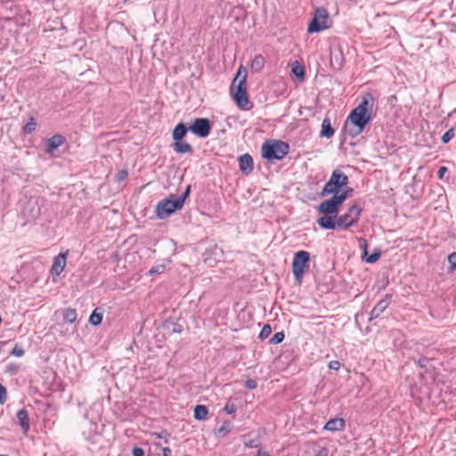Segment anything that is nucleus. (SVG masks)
<instances>
[{
	"mask_svg": "<svg viewBox=\"0 0 456 456\" xmlns=\"http://www.w3.org/2000/svg\"><path fill=\"white\" fill-rule=\"evenodd\" d=\"M342 204V195L338 197L336 194H333L330 199L322 201L317 207V210L323 214V216L317 219V224L323 229L335 230L334 221L340 211Z\"/></svg>",
	"mask_w": 456,
	"mask_h": 456,
	"instance_id": "f257e3e1",
	"label": "nucleus"
},
{
	"mask_svg": "<svg viewBox=\"0 0 456 456\" xmlns=\"http://www.w3.org/2000/svg\"><path fill=\"white\" fill-rule=\"evenodd\" d=\"M370 119L371 115L370 112L354 108L345 123V131L351 138H354L363 131Z\"/></svg>",
	"mask_w": 456,
	"mask_h": 456,
	"instance_id": "f03ea898",
	"label": "nucleus"
},
{
	"mask_svg": "<svg viewBox=\"0 0 456 456\" xmlns=\"http://www.w3.org/2000/svg\"><path fill=\"white\" fill-rule=\"evenodd\" d=\"M242 67H240L237 72L236 77H234L232 86L231 92L233 95V100L238 105V107L241 109H245L248 104V98L247 94L246 88V70L244 69V74L241 75Z\"/></svg>",
	"mask_w": 456,
	"mask_h": 456,
	"instance_id": "7ed1b4c3",
	"label": "nucleus"
},
{
	"mask_svg": "<svg viewBox=\"0 0 456 456\" xmlns=\"http://www.w3.org/2000/svg\"><path fill=\"white\" fill-rule=\"evenodd\" d=\"M289 151V146L282 141H266L261 149L262 157L268 161L281 160Z\"/></svg>",
	"mask_w": 456,
	"mask_h": 456,
	"instance_id": "20e7f679",
	"label": "nucleus"
},
{
	"mask_svg": "<svg viewBox=\"0 0 456 456\" xmlns=\"http://www.w3.org/2000/svg\"><path fill=\"white\" fill-rule=\"evenodd\" d=\"M348 183V176L340 169H335L329 181L323 186L321 195L322 197L329 194L337 193L342 187Z\"/></svg>",
	"mask_w": 456,
	"mask_h": 456,
	"instance_id": "39448f33",
	"label": "nucleus"
},
{
	"mask_svg": "<svg viewBox=\"0 0 456 456\" xmlns=\"http://www.w3.org/2000/svg\"><path fill=\"white\" fill-rule=\"evenodd\" d=\"M182 208V200H177L175 194H171L157 204L155 212L159 219H166Z\"/></svg>",
	"mask_w": 456,
	"mask_h": 456,
	"instance_id": "423d86ee",
	"label": "nucleus"
},
{
	"mask_svg": "<svg viewBox=\"0 0 456 456\" xmlns=\"http://www.w3.org/2000/svg\"><path fill=\"white\" fill-rule=\"evenodd\" d=\"M362 208L359 205L354 204L351 206L346 213L337 216L336 220L334 221L335 229H347L348 227L352 226L359 220Z\"/></svg>",
	"mask_w": 456,
	"mask_h": 456,
	"instance_id": "0eeeda50",
	"label": "nucleus"
},
{
	"mask_svg": "<svg viewBox=\"0 0 456 456\" xmlns=\"http://www.w3.org/2000/svg\"><path fill=\"white\" fill-rule=\"evenodd\" d=\"M309 260L310 254L307 251L300 250L294 255L292 261V273L298 284H301L302 282L303 275Z\"/></svg>",
	"mask_w": 456,
	"mask_h": 456,
	"instance_id": "6e6552de",
	"label": "nucleus"
},
{
	"mask_svg": "<svg viewBox=\"0 0 456 456\" xmlns=\"http://www.w3.org/2000/svg\"><path fill=\"white\" fill-rule=\"evenodd\" d=\"M329 20V14L325 8L318 7L314 12V15L313 20L308 25L307 31L308 33H315L322 31L329 28L327 24Z\"/></svg>",
	"mask_w": 456,
	"mask_h": 456,
	"instance_id": "1a4fd4ad",
	"label": "nucleus"
},
{
	"mask_svg": "<svg viewBox=\"0 0 456 456\" xmlns=\"http://www.w3.org/2000/svg\"><path fill=\"white\" fill-rule=\"evenodd\" d=\"M190 130L197 136L200 138H206L209 135L211 131L210 121L206 118H195L190 126Z\"/></svg>",
	"mask_w": 456,
	"mask_h": 456,
	"instance_id": "9d476101",
	"label": "nucleus"
},
{
	"mask_svg": "<svg viewBox=\"0 0 456 456\" xmlns=\"http://www.w3.org/2000/svg\"><path fill=\"white\" fill-rule=\"evenodd\" d=\"M391 295H386L385 297L379 300L370 313V321L378 318L389 305L391 301Z\"/></svg>",
	"mask_w": 456,
	"mask_h": 456,
	"instance_id": "9b49d317",
	"label": "nucleus"
},
{
	"mask_svg": "<svg viewBox=\"0 0 456 456\" xmlns=\"http://www.w3.org/2000/svg\"><path fill=\"white\" fill-rule=\"evenodd\" d=\"M69 251L61 252L54 257L53 264L51 268L52 274L59 275L66 265V259Z\"/></svg>",
	"mask_w": 456,
	"mask_h": 456,
	"instance_id": "f8f14e48",
	"label": "nucleus"
},
{
	"mask_svg": "<svg viewBox=\"0 0 456 456\" xmlns=\"http://www.w3.org/2000/svg\"><path fill=\"white\" fill-rule=\"evenodd\" d=\"M239 165H240V170L244 175H249L254 167V162L252 157L248 153H245L239 157Z\"/></svg>",
	"mask_w": 456,
	"mask_h": 456,
	"instance_id": "ddd939ff",
	"label": "nucleus"
},
{
	"mask_svg": "<svg viewBox=\"0 0 456 456\" xmlns=\"http://www.w3.org/2000/svg\"><path fill=\"white\" fill-rule=\"evenodd\" d=\"M65 142V138L61 134H54L51 138L47 139L45 142L46 152L53 153L61 145Z\"/></svg>",
	"mask_w": 456,
	"mask_h": 456,
	"instance_id": "4468645a",
	"label": "nucleus"
},
{
	"mask_svg": "<svg viewBox=\"0 0 456 456\" xmlns=\"http://www.w3.org/2000/svg\"><path fill=\"white\" fill-rule=\"evenodd\" d=\"M346 422L344 419L341 418H334L330 419L328 422H326L324 426V429L331 432L341 431L345 428Z\"/></svg>",
	"mask_w": 456,
	"mask_h": 456,
	"instance_id": "2eb2a0df",
	"label": "nucleus"
},
{
	"mask_svg": "<svg viewBox=\"0 0 456 456\" xmlns=\"http://www.w3.org/2000/svg\"><path fill=\"white\" fill-rule=\"evenodd\" d=\"M16 418L18 419L19 424L23 431L26 434L29 429V419L28 413L25 409H21L17 411Z\"/></svg>",
	"mask_w": 456,
	"mask_h": 456,
	"instance_id": "dca6fc26",
	"label": "nucleus"
},
{
	"mask_svg": "<svg viewBox=\"0 0 456 456\" xmlns=\"http://www.w3.org/2000/svg\"><path fill=\"white\" fill-rule=\"evenodd\" d=\"M374 105V97L371 94H366L362 97L361 103L355 107L356 109H362L365 112H370L371 114L372 108Z\"/></svg>",
	"mask_w": 456,
	"mask_h": 456,
	"instance_id": "f3484780",
	"label": "nucleus"
},
{
	"mask_svg": "<svg viewBox=\"0 0 456 456\" xmlns=\"http://www.w3.org/2000/svg\"><path fill=\"white\" fill-rule=\"evenodd\" d=\"M222 249L216 246L213 249L206 251L203 254L204 261L208 263L209 265H213L214 263L219 261V259H217V256H219L222 254Z\"/></svg>",
	"mask_w": 456,
	"mask_h": 456,
	"instance_id": "a211bd4d",
	"label": "nucleus"
},
{
	"mask_svg": "<svg viewBox=\"0 0 456 456\" xmlns=\"http://www.w3.org/2000/svg\"><path fill=\"white\" fill-rule=\"evenodd\" d=\"M188 127L183 123L177 124L172 133L174 141H181L186 135Z\"/></svg>",
	"mask_w": 456,
	"mask_h": 456,
	"instance_id": "6ab92c4d",
	"label": "nucleus"
},
{
	"mask_svg": "<svg viewBox=\"0 0 456 456\" xmlns=\"http://www.w3.org/2000/svg\"><path fill=\"white\" fill-rule=\"evenodd\" d=\"M173 149L177 153H191L192 151V147L183 140L175 141Z\"/></svg>",
	"mask_w": 456,
	"mask_h": 456,
	"instance_id": "aec40b11",
	"label": "nucleus"
},
{
	"mask_svg": "<svg viewBox=\"0 0 456 456\" xmlns=\"http://www.w3.org/2000/svg\"><path fill=\"white\" fill-rule=\"evenodd\" d=\"M334 134V129L331 126L330 120L324 118L322 123L321 136L330 138Z\"/></svg>",
	"mask_w": 456,
	"mask_h": 456,
	"instance_id": "412c9836",
	"label": "nucleus"
},
{
	"mask_svg": "<svg viewBox=\"0 0 456 456\" xmlns=\"http://www.w3.org/2000/svg\"><path fill=\"white\" fill-rule=\"evenodd\" d=\"M208 414V409L207 406L202 404H198L194 408L193 417L197 420H203L207 418Z\"/></svg>",
	"mask_w": 456,
	"mask_h": 456,
	"instance_id": "4be33fe9",
	"label": "nucleus"
},
{
	"mask_svg": "<svg viewBox=\"0 0 456 456\" xmlns=\"http://www.w3.org/2000/svg\"><path fill=\"white\" fill-rule=\"evenodd\" d=\"M291 72L292 74L297 77L299 80H304L305 78V68L298 61H294L291 65Z\"/></svg>",
	"mask_w": 456,
	"mask_h": 456,
	"instance_id": "5701e85b",
	"label": "nucleus"
},
{
	"mask_svg": "<svg viewBox=\"0 0 456 456\" xmlns=\"http://www.w3.org/2000/svg\"><path fill=\"white\" fill-rule=\"evenodd\" d=\"M233 428V423L231 421H224L223 424L220 426V428L216 430V436H224L225 435L229 434Z\"/></svg>",
	"mask_w": 456,
	"mask_h": 456,
	"instance_id": "b1692460",
	"label": "nucleus"
},
{
	"mask_svg": "<svg viewBox=\"0 0 456 456\" xmlns=\"http://www.w3.org/2000/svg\"><path fill=\"white\" fill-rule=\"evenodd\" d=\"M264 65H265V58L261 54H258V55L255 56V58L253 59L250 68L255 72H258L263 69Z\"/></svg>",
	"mask_w": 456,
	"mask_h": 456,
	"instance_id": "393cba45",
	"label": "nucleus"
},
{
	"mask_svg": "<svg viewBox=\"0 0 456 456\" xmlns=\"http://www.w3.org/2000/svg\"><path fill=\"white\" fill-rule=\"evenodd\" d=\"M63 318L66 322L73 323L77 319V312L73 308H68L63 313Z\"/></svg>",
	"mask_w": 456,
	"mask_h": 456,
	"instance_id": "a878e982",
	"label": "nucleus"
},
{
	"mask_svg": "<svg viewBox=\"0 0 456 456\" xmlns=\"http://www.w3.org/2000/svg\"><path fill=\"white\" fill-rule=\"evenodd\" d=\"M102 321V314H99L94 310L89 317V322L94 325H99Z\"/></svg>",
	"mask_w": 456,
	"mask_h": 456,
	"instance_id": "bb28decb",
	"label": "nucleus"
},
{
	"mask_svg": "<svg viewBox=\"0 0 456 456\" xmlns=\"http://www.w3.org/2000/svg\"><path fill=\"white\" fill-rule=\"evenodd\" d=\"M380 256H381V254H380L379 249V248H375L374 252L371 255L365 256V261L368 264H373V263L377 262L379 259Z\"/></svg>",
	"mask_w": 456,
	"mask_h": 456,
	"instance_id": "cd10ccee",
	"label": "nucleus"
},
{
	"mask_svg": "<svg viewBox=\"0 0 456 456\" xmlns=\"http://www.w3.org/2000/svg\"><path fill=\"white\" fill-rule=\"evenodd\" d=\"M285 335L282 331L276 332L269 340L271 345H277L284 340Z\"/></svg>",
	"mask_w": 456,
	"mask_h": 456,
	"instance_id": "c85d7f7f",
	"label": "nucleus"
},
{
	"mask_svg": "<svg viewBox=\"0 0 456 456\" xmlns=\"http://www.w3.org/2000/svg\"><path fill=\"white\" fill-rule=\"evenodd\" d=\"M272 333V328L269 324H265L264 325V327L262 328L260 333H259V336L258 338L261 339V340H264L265 338H267Z\"/></svg>",
	"mask_w": 456,
	"mask_h": 456,
	"instance_id": "c756f323",
	"label": "nucleus"
},
{
	"mask_svg": "<svg viewBox=\"0 0 456 456\" xmlns=\"http://www.w3.org/2000/svg\"><path fill=\"white\" fill-rule=\"evenodd\" d=\"M354 191L353 188L347 187L345 190L338 191L337 193H335L337 196L340 197L342 195V203L349 198Z\"/></svg>",
	"mask_w": 456,
	"mask_h": 456,
	"instance_id": "7c9ffc66",
	"label": "nucleus"
},
{
	"mask_svg": "<svg viewBox=\"0 0 456 456\" xmlns=\"http://www.w3.org/2000/svg\"><path fill=\"white\" fill-rule=\"evenodd\" d=\"M166 269V265L164 264L157 265L151 268L149 271L150 275H155V274H160L162 273Z\"/></svg>",
	"mask_w": 456,
	"mask_h": 456,
	"instance_id": "2f4dec72",
	"label": "nucleus"
},
{
	"mask_svg": "<svg viewBox=\"0 0 456 456\" xmlns=\"http://www.w3.org/2000/svg\"><path fill=\"white\" fill-rule=\"evenodd\" d=\"M25 354V351L24 349L22 348V346H20V345L16 344L12 352H11V354L13 355V356H16V357H22Z\"/></svg>",
	"mask_w": 456,
	"mask_h": 456,
	"instance_id": "473e14b6",
	"label": "nucleus"
},
{
	"mask_svg": "<svg viewBox=\"0 0 456 456\" xmlns=\"http://www.w3.org/2000/svg\"><path fill=\"white\" fill-rule=\"evenodd\" d=\"M453 136H454V129L451 128L443 134L441 140H442L443 143H447L452 139Z\"/></svg>",
	"mask_w": 456,
	"mask_h": 456,
	"instance_id": "72a5a7b5",
	"label": "nucleus"
},
{
	"mask_svg": "<svg viewBox=\"0 0 456 456\" xmlns=\"http://www.w3.org/2000/svg\"><path fill=\"white\" fill-rule=\"evenodd\" d=\"M36 126H37V123L34 121L33 118H31V120L29 122H28L25 126H24V132L27 133V134H31L32 132L35 131L36 129Z\"/></svg>",
	"mask_w": 456,
	"mask_h": 456,
	"instance_id": "f704fd0d",
	"label": "nucleus"
},
{
	"mask_svg": "<svg viewBox=\"0 0 456 456\" xmlns=\"http://www.w3.org/2000/svg\"><path fill=\"white\" fill-rule=\"evenodd\" d=\"M190 191H191V186H190V185H188V186H187V188H186V190H185V191H184L183 193H182L181 195H176V194H175V198H176L177 200H182V206H183V205H184V201H185L186 198H187V197L189 196V194H190Z\"/></svg>",
	"mask_w": 456,
	"mask_h": 456,
	"instance_id": "c9c22d12",
	"label": "nucleus"
},
{
	"mask_svg": "<svg viewBox=\"0 0 456 456\" xmlns=\"http://www.w3.org/2000/svg\"><path fill=\"white\" fill-rule=\"evenodd\" d=\"M359 246H360V248L362 249V251H363V256H367L368 244H367V240L364 238L359 239Z\"/></svg>",
	"mask_w": 456,
	"mask_h": 456,
	"instance_id": "e433bc0d",
	"label": "nucleus"
},
{
	"mask_svg": "<svg viewBox=\"0 0 456 456\" xmlns=\"http://www.w3.org/2000/svg\"><path fill=\"white\" fill-rule=\"evenodd\" d=\"M257 387V383L255 379H248L245 381V387L248 389H255Z\"/></svg>",
	"mask_w": 456,
	"mask_h": 456,
	"instance_id": "4c0bfd02",
	"label": "nucleus"
},
{
	"mask_svg": "<svg viewBox=\"0 0 456 456\" xmlns=\"http://www.w3.org/2000/svg\"><path fill=\"white\" fill-rule=\"evenodd\" d=\"M224 411L228 413V414H232V413H234L236 411H237V407L234 403H226L225 406H224Z\"/></svg>",
	"mask_w": 456,
	"mask_h": 456,
	"instance_id": "58836bf2",
	"label": "nucleus"
},
{
	"mask_svg": "<svg viewBox=\"0 0 456 456\" xmlns=\"http://www.w3.org/2000/svg\"><path fill=\"white\" fill-rule=\"evenodd\" d=\"M448 261L452 269H456V252H453L448 256Z\"/></svg>",
	"mask_w": 456,
	"mask_h": 456,
	"instance_id": "ea45409f",
	"label": "nucleus"
},
{
	"mask_svg": "<svg viewBox=\"0 0 456 456\" xmlns=\"http://www.w3.org/2000/svg\"><path fill=\"white\" fill-rule=\"evenodd\" d=\"M6 401V388L0 384V403H4Z\"/></svg>",
	"mask_w": 456,
	"mask_h": 456,
	"instance_id": "a19ab883",
	"label": "nucleus"
},
{
	"mask_svg": "<svg viewBox=\"0 0 456 456\" xmlns=\"http://www.w3.org/2000/svg\"><path fill=\"white\" fill-rule=\"evenodd\" d=\"M127 175H128L127 170L123 169V170L119 171L118 174V182L123 181L124 179H126L127 177Z\"/></svg>",
	"mask_w": 456,
	"mask_h": 456,
	"instance_id": "79ce46f5",
	"label": "nucleus"
},
{
	"mask_svg": "<svg viewBox=\"0 0 456 456\" xmlns=\"http://www.w3.org/2000/svg\"><path fill=\"white\" fill-rule=\"evenodd\" d=\"M132 453L133 456H144V450L140 447H134Z\"/></svg>",
	"mask_w": 456,
	"mask_h": 456,
	"instance_id": "37998d69",
	"label": "nucleus"
},
{
	"mask_svg": "<svg viewBox=\"0 0 456 456\" xmlns=\"http://www.w3.org/2000/svg\"><path fill=\"white\" fill-rule=\"evenodd\" d=\"M329 367L331 370H338L340 368V362L338 361H331L329 363Z\"/></svg>",
	"mask_w": 456,
	"mask_h": 456,
	"instance_id": "c03bdc74",
	"label": "nucleus"
},
{
	"mask_svg": "<svg viewBox=\"0 0 456 456\" xmlns=\"http://www.w3.org/2000/svg\"><path fill=\"white\" fill-rule=\"evenodd\" d=\"M7 369H8V372L10 374L13 375V374H16L18 372V367L16 365H9L7 367Z\"/></svg>",
	"mask_w": 456,
	"mask_h": 456,
	"instance_id": "a18cd8bd",
	"label": "nucleus"
},
{
	"mask_svg": "<svg viewBox=\"0 0 456 456\" xmlns=\"http://www.w3.org/2000/svg\"><path fill=\"white\" fill-rule=\"evenodd\" d=\"M447 171V168L445 167H441L439 169H438V177L440 179L443 178L444 173Z\"/></svg>",
	"mask_w": 456,
	"mask_h": 456,
	"instance_id": "49530a36",
	"label": "nucleus"
},
{
	"mask_svg": "<svg viewBox=\"0 0 456 456\" xmlns=\"http://www.w3.org/2000/svg\"><path fill=\"white\" fill-rule=\"evenodd\" d=\"M169 436V434L167 432H162L160 434H158L159 438H165V443L167 444V437Z\"/></svg>",
	"mask_w": 456,
	"mask_h": 456,
	"instance_id": "de8ad7c7",
	"label": "nucleus"
},
{
	"mask_svg": "<svg viewBox=\"0 0 456 456\" xmlns=\"http://www.w3.org/2000/svg\"><path fill=\"white\" fill-rule=\"evenodd\" d=\"M162 452H163V456H173L172 455V451L168 447L163 448Z\"/></svg>",
	"mask_w": 456,
	"mask_h": 456,
	"instance_id": "09e8293b",
	"label": "nucleus"
},
{
	"mask_svg": "<svg viewBox=\"0 0 456 456\" xmlns=\"http://www.w3.org/2000/svg\"><path fill=\"white\" fill-rule=\"evenodd\" d=\"M183 328L180 324H174L173 332L175 333H180L182 331Z\"/></svg>",
	"mask_w": 456,
	"mask_h": 456,
	"instance_id": "8fccbe9b",
	"label": "nucleus"
},
{
	"mask_svg": "<svg viewBox=\"0 0 456 456\" xmlns=\"http://www.w3.org/2000/svg\"><path fill=\"white\" fill-rule=\"evenodd\" d=\"M327 455H328V450L326 448H322L318 454V456H327Z\"/></svg>",
	"mask_w": 456,
	"mask_h": 456,
	"instance_id": "3c124183",
	"label": "nucleus"
},
{
	"mask_svg": "<svg viewBox=\"0 0 456 456\" xmlns=\"http://www.w3.org/2000/svg\"><path fill=\"white\" fill-rule=\"evenodd\" d=\"M258 456H269V455L266 452H264V453L258 454Z\"/></svg>",
	"mask_w": 456,
	"mask_h": 456,
	"instance_id": "603ef678",
	"label": "nucleus"
},
{
	"mask_svg": "<svg viewBox=\"0 0 456 456\" xmlns=\"http://www.w3.org/2000/svg\"><path fill=\"white\" fill-rule=\"evenodd\" d=\"M419 365H420V367H423L424 366V362H419Z\"/></svg>",
	"mask_w": 456,
	"mask_h": 456,
	"instance_id": "864d4df0",
	"label": "nucleus"
},
{
	"mask_svg": "<svg viewBox=\"0 0 456 456\" xmlns=\"http://www.w3.org/2000/svg\"><path fill=\"white\" fill-rule=\"evenodd\" d=\"M419 365H420V367H423L424 366V362H419Z\"/></svg>",
	"mask_w": 456,
	"mask_h": 456,
	"instance_id": "5fc2aeb1",
	"label": "nucleus"
},
{
	"mask_svg": "<svg viewBox=\"0 0 456 456\" xmlns=\"http://www.w3.org/2000/svg\"><path fill=\"white\" fill-rule=\"evenodd\" d=\"M0 456H8V455H5V454H0Z\"/></svg>",
	"mask_w": 456,
	"mask_h": 456,
	"instance_id": "6e6d98bb",
	"label": "nucleus"
}]
</instances>
